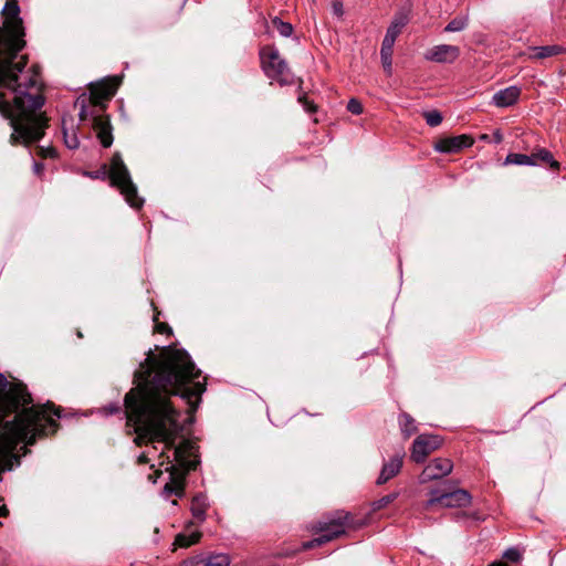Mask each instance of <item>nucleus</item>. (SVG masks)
Wrapping results in <instances>:
<instances>
[{
    "label": "nucleus",
    "mask_w": 566,
    "mask_h": 566,
    "mask_svg": "<svg viewBox=\"0 0 566 566\" xmlns=\"http://www.w3.org/2000/svg\"><path fill=\"white\" fill-rule=\"evenodd\" d=\"M192 513L193 515L199 518V520H202L203 518V515H205V505L199 503V499H196L193 504H192Z\"/></svg>",
    "instance_id": "obj_30"
},
{
    "label": "nucleus",
    "mask_w": 566,
    "mask_h": 566,
    "mask_svg": "<svg viewBox=\"0 0 566 566\" xmlns=\"http://www.w3.org/2000/svg\"><path fill=\"white\" fill-rule=\"evenodd\" d=\"M402 467V458L395 457L384 464L381 472L377 479V484H385L387 481L397 475Z\"/></svg>",
    "instance_id": "obj_15"
},
{
    "label": "nucleus",
    "mask_w": 566,
    "mask_h": 566,
    "mask_svg": "<svg viewBox=\"0 0 566 566\" xmlns=\"http://www.w3.org/2000/svg\"><path fill=\"white\" fill-rule=\"evenodd\" d=\"M474 139L470 135L444 137L436 142L434 149L439 153H458L473 145Z\"/></svg>",
    "instance_id": "obj_10"
},
{
    "label": "nucleus",
    "mask_w": 566,
    "mask_h": 566,
    "mask_svg": "<svg viewBox=\"0 0 566 566\" xmlns=\"http://www.w3.org/2000/svg\"><path fill=\"white\" fill-rule=\"evenodd\" d=\"M112 185L125 197V200L134 208H139L143 200L137 195V189L132 182L129 172L119 155H114L109 167Z\"/></svg>",
    "instance_id": "obj_5"
},
{
    "label": "nucleus",
    "mask_w": 566,
    "mask_h": 566,
    "mask_svg": "<svg viewBox=\"0 0 566 566\" xmlns=\"http://www.w3.org/2000/svg\"><path fill=\"white\" fill-rule=\"evenodd\" d=\"M184 447H186L185 444H181L179 447H177L175 450H174V454H175V458L180 461L181 460V452H182V449Z\"/></svg>",
    "instance_id": "obj_38"
},
{
    "label": "nucleus",
    "mask_w": 566,
    "mask_h": 566,
    "mask_svg": "<svg viewBox=\"0 0 566 566\" xmlns=\"http://www.w3.org/2000/svg\"><path fill=\"white\" fill-rule=\"evenodd\" d=\"M460 56V49L457 45L439 44L426 53V59L437 63H453Z\"/></svg>",
    "instance_id": "obj_11"
},
{
    "label": "nucleus",
    "mask_w": 566,
    "mask_h": 566,
    "mask_svg": "<svg viewBox=\"0 0 566 566\" xmlns=\"http://www.w3.org/2000/svg\"><path fill=\"white\" fill-rule=\"evenodd\" d=\"M155 452H156V448L155 447H153L149 450L143 452L138 457V462L139 463H148L151 460V458L154 457Z\"/></svg>",
    "instance_id": "obj_32"
},
{
    "label": "nucleus",
    "mask_w": 566,
    "mask_h": 566,
    "mask_svg": "<svg viewBox=\"0 0 566 566\" xmlns=\"http://www.w3.org/2000/svg\"><path fill=\"white\" fill-rule=\"evenodd\" d=\"M200 538L199 533H191L189 535L186 534H179L175 539V545L179 547H189L193 544H196Z\"/></svg>",
    "instance_id": "obj_21"
},
{
    "label": "nucleus",
    "mask_w": 566,
    "mask_h": 566,
    "mask_svg": "<svg viewBox=\"0 0 566 566\" xmlns=\"http://www.w3.org/2000/svg\"><path fill=\"white\" fill-rule=\"evenodd\" d=\"M272 27L282 35V36H290L293 32L292 24L287 22H283L279 18H274L272 20Z\"/></svg>",
    "instance_id": "obj_22"
},
{
    "label": "nucleus",
    "mask_w": 566,
    "mask_h": 566,
    "mask_svg": "<svg viewBox=\"0 0 566 566\" xmlns=\"http://www.w3.org/2000/svg\"><path fill=\"white\" fill-rule=\"evenodd\" d=\"M469 25V15H458L453 18L444 28V32L453 33L465 30Z\"/></svg>",
    "instance_id": "obj_18"
},
{
    "label": "nucleus",
    "mask_w": 566,
    "mask_h": 566,
    "mask_svg": "<svg viewBox=\"0 0 566 566\" xmlns=\"http://www.w3.org/2000/svg\"><path fill=\"white\" fill-rule=\"evenodd\" d=\"M64 142L69 148H76L78 146V139L74 133H72L71 135L65 133Z\"/></svg>",
    "instance_id": "obj_31"
},
{
    "label": "nucleus",
    "mask_w": 566,
    "mask_h": 566,
    "mask_svg": "<svg viewBox=\"0 0 566 566\" xmlns=\"http://www.w3.org/2000/svg\"><path fill=\"white\" fill-rule=\"evenodd\" d=\"M365 524V521H355L349 513L338 512L336 513L335 517L328 522L318 523L316 525V531L322 532L323 534L313 541L304 543L303 547L308 549L314 546L322 545L342 535L347 528L355 530L361 527Z\"/></svg>",
    "instance_id": "obj_4"
},
{
    "label": "nucleus",
    "mask_w": 566,
    "mask_h": 566,
    "mask_svg": "<svg viewBox=\"0 0 566 566\" xmlns=\"http://www.w3.org/2000/svg\"><path fill=\"white\" fill-rule=\"evenodd\" d=\"M494 137H495V140L499 143L502 140V135L499 132L494 134Z\"/></svg>",
    "instance_id": "obj_43"
},
{
    "label": "nucleus",
    "mask_w": 566,
    "mask_h": 566,
    "mask_svg": "<svg viewBox=\"0 0 566 566\" xmlns=\"http://www.w3.org/2000/svg\"><path fill=\"white\" fill-rule=\"evenodd\" d=\"M442 446V439L434 434H421L413 441L411 459L421 463L426 458Z\"/></svg>",
    "instance_id": "obj_8"
},
{
    "label": "nucleus",
    "mask_w": 566,
    "mask_h": 566,
    "mask_svg": "<svg viewBox=\"0 0 566 566\" xmlns=\"http://www.w3.org/2000/svg\"><path fill=\"white\" fill-rule=\"evenodd\" d=\"M471 503V495L464 490H455L453 492H444L433 490L430 499L427 501L426 509L430 510L437 505L442 507H465Z\"/></svg>",
    "instance_id": "obj_7"
},
{
    "label": "nucleus",
    "mask_w": 566,
    "mask_h": 566,
    "mask_svg": "<svg viewBox=\"0 0 566 566\" xmlns=\"http://www.w3.org/2000/svg\"><path fill=\"white\" fill-rule=\"evenodd\" d=\"M521 95V88L517 86H509L504 90H500L492 97V103L496 107H510L514 105Z\"/></svg>",
    "instance_id": "obj_13"
},
{
    "label": "nucleus",
    "mask_w": 566,
    "mask_h": 566,
    "mask_svg": "<svg viewBox=\"0 0 566 566\" xmlns=\"http://www.w3.org/2000/svg\"><path fill=\"white\" fill-rule=\"evenodd\" d=\"M382 67L388 75L392 72V51H380Z\"/></svg>",
    "instance_id": "obj_28"
},
{
    "label": "nucleus",
    "mask_w": 566,
    "mask_h": 566,
    "mask_svg": "<svg viewBox=\"0 0 566 566\" xmlns=\"http://www.w3.org/2000/svg\"><path fill=\"white\" fill-rule=\"evenodd\" d=\"M423 117L427 122V124L431 127H436L441 124L442 122V115L439 111H428L423 113Z\"/></svg>",
    "instance_id": "obj_25"
},
{
    "label": "nucleus",
    "mask_w": 566,
    "mask_h": 566,
    "mask_svg": "<svg viewBox=\"0 0 566 566\" xmlns=\"http://www.w3.org/2000/svg\"><path fill=\"white\" fill-rule=\"evenodd\" d=\"M504 557L511 562H518L521 559V553L515 548H510L504 553Z\"/></svg>",
    "instance_id": "obj_33"
},
{
    "label": "nucleus",
    "mask_w": 566,
    "mask_h": 566,
    "mask_svg": "<svg viewBox=\"0 0 566 566\" xmlns=\"http://www.w3.org/2000/svg\"><path fill=\"white\" fill-rule=\"evenodd\" d=\"M230 558L228 555L219 554L210 556L202 566H229Z\"/></svg>",
    "instance_id": "obj_24"
},
{
    "label": "nucleus",
    "mask_w": 566,
    "mask_h": 566,
    "mask_svg": "<svg viewBox=\"0 0 566 566\" xmlns=\"http://www.w3.org/2000/svg\"><path fill=\"white\" fill-rule=\"evenodd\" d=\"M396 40L391 38H384L380 51H392Z\"/></svg>",
    "instance_id": "obj_35"
},
{
    "label": "nucleus",
    "mask_w": 566,
    "mask_h": 566,
    "mask_svg": "<svg viewBox=\"0 0 566 566\" xmlns=\"http://www.w3.org/2000/svg\"><path fill=\"white\" fill-rule=\"evenodd\" d=\"M159 473H160V472H159V471H157V476H156L155 479H153V482H156V479L158 478V474H159Z\"/></svg>",
    "instance_id": "obj_45"
},
{
    "label": "nucleus",
    "mask_w": 566,
    "mask_h": 566,
    "mask_svg": "<svg viewBox=\"0 0 566 566\" xmlns=\"http://www.w3.org/2000/svg\"><path fill=\"white\" fill-rule=\"evenodd\" d=\"M170 473V482L166 483L165 491L180 495L184 489V475L175 470V467L167 465L165 469Z\"/></svg>",
    "instance_id": "obj_17"
},
{
    "label": "nucleus",
    "mask_w": 566,
    "mask_h": 566,
    "mask_svg": "<svg viewBox=\"0 0 566 566\" xmlns=\"http://www.w3.org/2000/svg\"><path fill=\"white\" fill-rule=\"evenodd\" d=\"M0 27V88L13 94V105L0 93V114L10 119L13 133L11 144H30L44 134L45 118L38 111L43 105L41 83L34 69L24 71L27 56L18 57L25 41L22 19L17 0H7L2 9Z\"/></svg>",
    "instance_id": "obj_2"
},
{
    "label": "nucleus",
    "mask_w": 566,
    "mask_h": 566,
    "mask_svg": "<svg viewBox=\"0 0 566 566\" xmlns=\"http://www.w3.org/2000/svg\"><path fill=\"white\" fill-rule=\"evenodd\" d=\"M94 129L97 134V137L101 144L104 147H109L113 143V137L111 133V125L107 118L105 117H95L94 118Z\"/></svg>",
    "instance_id": "obj_14"
},
{
    "label": "nucleus",
    "mask_w": 566,
    "mask_h": 566,
    "mask_svg": "<svg viewBox=\"0 0 566 566\" xmlns=\"http://www.w3.org/2000/svg\"><path fill=\"white\" fill-rule=\"evenodd\" d=\"M401 430L409 438L416 432V426L413 419L408 415H402L400 418Z\"/></svg>",
    "instance_id": "obj_23"
},
{
    "label": "nucleus",
    "mask_w": 566,
    "mask_h": 566,
    "mask_svg": "<svg viewBox=\"0 0 566 566\" xmlns=\"http://www.w3.org/2000/svg\"><path fill=\"white\" fill-rule=\"evenodd\" d=\"M39 154L42 156V157H54L55 155V150L52 148V147H48V148H43L41 147L39 149Z\"/></svg>",
    "instance_id": "obj_36"
},
{
    "label": "nucleus",
    "mask_w": 566,
    "mask_h": 566,
    "mask_svg": "<svg viewBox=\"0 0 566 566\" xmlns=\"http://www.w3.org/2000/svg\"><path fill=\"white\" fill-rule=\"evenodd\" d=\"M396 496H397L396 494H388V495L382 496L381 499L373 502L371 511L376 512V511L387 507L390 503H392L395 501Z\"/></svg>",
    "instance_id": "obj_26"
},
{
    "label": "nucleus",
    "mask_w": 566,
    "mask_h": 566,
    "mask_svg": "<svg viewBox=\"0 0 566 566\" xmlns=\"http://www.w3.org/2000/svg\"><path fill=\"white\" fill-rule=\"evenodd\" d=\"M453 464L449 459L438 458L432 460L422 471L420 481L422 483L441 479L451 473Z\"/></svg>",
    "instance_id": "obj_9"
},
{
    "label": "nucleus",
    "mask_w": 566,
    "mask_h": 566,
    "mask_svg": "<svg viewBox=\"0 0 566 566\" xmlns=\"http://www.w3.org/2000/svg\"><path fill=\"white\" fill-rule=\"evenodd\" d=\"M155 329L157 333L164 334L169 331V326L165 323H157Z\"/></svg>",
    "instance_id": "obj_37"
},
{
    "label": "nucleus",
    "mask_w": 566,
    "mask_h": 566,
    "mask_svg": "<svg viewBox=\"0 0 566 566\" xmlns=\"http://www.w3.org/2000/svg\"><path fill=\"white\" fill-rule=\"evenodd\" d=\"M490 566H506V565L504 563H494V564H492Z\"/></svg>",
    "instance_id": "obj_44"
},
{
    "label": "nucleus",
    "mask_w": 566,
    "mask_h": 566,
    "mask_svg": "<svg viewBox=\"0 0 566 566\" xmlns=\"http://www.w3.org/2000/svg\"><path fill=\"white\" fill-rule=\"evenodd\" d=\"M332 10H333L334 14H336L337 17H342L344 14V8H343L342 1L333 0Z\"/></svg>",
    "instance_id": "obj_34"
},
{
    "label": "nucleus",
    "mask_w": 566,
    "mask_h": 566,
    "mask_svg": "<svg viewBox=\"0 0 566 566\" xmlns=\"http://www.w3.org/2000/svg\"><path fill=\"white\" fill-rule=\"evenodd\" d=\"M531 157L535 159V164L537 163V160H543L549 163L552 168L557 169L559 167V164L556 160H554L552 158V155L546 150H539L538 153L531 155Z\"/></svg>",
    "instance_id": "obj_27"
},
{
    "label": "nucleus",
    "mask_w": 566,
    "mask_h": 566,
    "mask_svg": "<svg viewBox=\"0 0 566 566\" xmlns=\"http://www.w3.org/2000/svg\"><path fill=\"white\" fill-rule=\"evenodd\" d=\"M59 412L49 405L32 407L20 412L0 431V472L12 468L13 451L19 442L31 444L35 437L56 430Z\"/></svg>",
    "instance_id": "obj_3"
},
{
    "label": "nucleus",
    "mask_w": 566,
    "mask_h": 566,
    "mask_svg": "<svg viewBox=\"0 0 566 566\" xmlns=\"http://www.w3.org/2000/svg\"><path fill=\"white\" fill-rule=\"evenodd\" d=\"M198 376L199 370L184 350L164 348L157 355L147 356L135 374L136 387L125 397L127 424L134 428L138 446L163 442L159 458L174 447L179 426L170 397L180 394L196 408L205 385L196 382L184 390L181 387Z\"/></svg>",
    "instance_id": "obj_1"
},
{
    "label": "nucleus",
    "mask_w": 566,
    "mask_h": 566,
    "mask_svg": "<svg viewBox=\"0 0 566 566\" xmlns=\"http://www.w3.org/2000/svg\"><path fill=\"white\" fill-rule=\"evenodd\" d=\"M347 109L353 114L359 115L363 113V105L358 99L352 98L347 104Z\"/></svg>",
    "instance_id": "obj_29"
},
{
    "label": "nucleus",
    "mask_w": 566,
    "mask_h": 566,
    "mask_svg": "<svg viewBox=\"0 0 566 566\" xmlns=\"http://www.w3.org/2000/svg\"><path fill=\"white\" fill-rule=\"evenodd\" d=\"M408 22L407 15H399L395 18L389 28L387 29L386 35L387 38L397 39L401 33L402 29Z\"/></svg>",
    "instance_id": "obj_19"
},
{
    "label": "nucleus",
    "mask_w": 566,
    "mask_h": 566,
    "mask_svg": "<svg viewBox=\"0 0 566 566\" xmlns=\"http://www.w3.org/2000/svg\"><path fill=\"white\" fill-rule=\"evenodd\" d=\"M300 101L304 104V106H305V108H306L307 111H310V112L315 111V107H314L312 104H310V103L306 101V98H300Z\"/></svg>",
    "instance_id": "obj_39"
},
{
    "label": "nucleus",
    "mask_w": 566,
    "mask_h": 566,
    "mask_svg": "<svg viewBox=\"0 0 566 566\" xmlns=\"http://www.w3.org/2000/svg\"><path fill=\"white\" fill-rule=\"evenodd\" d=\"M105 410H106L107 413L118 412L119 411V406L117 403L116 405H112L111 407L105 408Z\"/></svg>",
    "instance_id": "obj_40"
},
{
    "label": "nucleus",
    "mask_w": 566,
    "mask_h": 566,
    "mask_svg": "<svg viewBox=\"0 0 566 566\" xmlns=\"http://www.w3.org/2000/svg\"><path fill=\"white\" fill-rule=\"evenodd\" d=\"M33 169L36 175H41L42 170H43V166L41 164L35 163Z\"/></svg>",
    "instance_id": "obj_41"
},
{
    "label": "nucleus",
    "mask_w": 566,
    "mask_h": 566,
    "mask_svg": "<svg viewBox=\"0 0 566 566\" xmlns=\"http://www.w3.org/2000/svg\"><path fill=\"white\" fill-rule=\"evenodd\" d=\"M504 165L533 166L535 159L528 155L512 153L506 156Z\"/></svg>",
    "instance_id": "obj_20"
},
{
    "label": "nucleus",
    "mask_w": 566,
    "mask_h": 566,
    "mask_svg": "<svg viewBox=\"0 0 566 566\" xmlns=\"http://www.w3.org/2000/svg\"><path fill=\"white\" fill-rule=\"evenodd\" d=\"M118 86L116 78H107L91 86V102L94 105H102L109 99Z\"/></svg>",
    "instance_id": "obj_12"
},
{
    "label": "nucleus",
    "mask_w": 566,
    "mask_h": 566,
    "mask_svg": "<svg viewBox=\"0 0 566 566\" xmlns=\"http://www.w3.org/2000/svg\"><path fill=\"white\" fill-rule=\"evenodd\" d=\"M8 514V510L6 505H0V516H6Z\"/></svg>",
    "instance_id": "obj_42"
},
{
    "label": "nucleus",
    "mask_w": 566,
    "mask_h": 566,
    "mask_svg": "<svg viewBox=\"0 0 566 566\" xmlns=\"http://www.w3.org/2000/svg\"><path fill=\"white\" fill-rule=\"evenodd\" d=\"M530 59L539 60L552 57L566 52V49L560 45H545V46H532L530 48Z\"/></svg>",
    "instance_id": "obj_16"
},
{
    "label": "nucleus",
    "mask_w": 566,
    "mask_h": 566,
    "mask_svg": "<svg viewBox=\"0 0 566 566\" xmlns=\"http://www.w3.org/2000/svg\"><path fill=\"white\" fill-rule=\"evenodd\" d=\"M261 64L269 77L277 81L280 84H290L291 73L286 63L281 59L279 52L273 46H265L260 52Z\"/></svg>",
    "instance_id": "obj_6"
}]
</instances>
